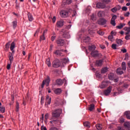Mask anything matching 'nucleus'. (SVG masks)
I'll return each instance as SVG.
<instances>
[{
	"label": "nucleus",
	"instance_id": "nucleus-1",
	"mask_svg": "<svg viewBox=\"0 0 130 130\" xmlns=\"http://www.w3.org/2000/svg\"><path fill=\"white\" fill-rule=\"evenodd\" d=\"M51 121H50L49 123L51 126H53V125H56L57 126L58 125H60V121L58 119L53 120V118H51L50 119Z\"/></svg>",
	"mask_w": 130,
	"mask_h": 130
},
{
	"label": "nucleus",
	"instance_id": "nucleus-2",
	"mask_svg": "<svg viewBox=\"0 0 130 130\" xmlns=\"http://www.w3.org/2000/svg\"><path fill=\"white\" fill-rule=\"evenodd\" d=\"M60 113H61V109L55 110L52 112V117L57 118V117H59V116H60Z\"/></svg>",
	"mask_w": 130,
	"mask_h": 130
},
{
	"label": "nucleus",
	"instance_id": "nucleus-3",
	"mask_svg": "<svg viewBox=\"0 0 130 130\" xmlns=\"http://www.w3.org/2000/svg\"><path fill=\"white\" fill-rule=\"evenodd\" d=\"M49 83H50V78L49 76H48L45 80H43L41 86L42 88H44V85L48 87L49 86Z\"/></svg>",
	"mask_w": 130,
	"mask_h": 130
},
{
	"label": "nucleus",
	"instance_id": "nucleus-4",
	"mask_svg": "<svg viewBox=\"0 0 130 130\" xmlns=\"http://www.w3.org/2000/svg\"><path fill=\"white\" fill-rule=\"evenodd\" d=\"M52 67L53 68H59V67H61L60 61L58 59L54 60L52 62Z\"/></svg>",
	"mask_w": 130,
	"mask_h": 130
},
{
	"label": "nucleus",
	"instance_id": "nucleus-5",
	"mask_svg": "<svg viewBox=\"0 0 130 130\" xmlns=\"http://www.w3.org/2000/svg\"><path fill=\"white\" fill-rule=\"evenodd\" d=\"M59 14L61 18H68L69 17V11L67 10H61Z\"/></svg>",
	"mask_w": 130,
	"mask_h": 130
},
{
	"label": "nucleus",
	"instance_id": "nucleus-6",
	"mask_svg": "<svg viewBox=\"0 0 130 130\" xmlns=\"http://www.w3.org/2000/svg\"><path fill=\"white\" fill-rule=\"evenodd\" d=\"M61 34H62L63 37L65 38H69V36L70 35L69 32L64 28L62 29L60 31Z\"/></svg>",
	"mask_w": 130,
	"mask_h": 130
},
{
	"label": "nucleus",
	"instance_id": "nucleus-7",
	"mask_svg": "<svg viewBox=\"0 0 130 130\" xmlns=\"http://www.w3.org/2000/svg\"><path fill=\"white\" fill-rule=\"evenodd\" d=\"M112 91V86H109L107 89L104 91V94L105 96H108Z\"/></svg>",
	"mask_w": 130,
	"mask_h": 130
},
{
	"label": "nucleus",
	"instance_id": "nucleus-8",
	"mask_svg": "<svg viewBox=\"0 0 130 130\" xmlns=\"http://www.w3.org/2000/svg\"><path fill=\"white\" fill-rule=\"evenodd\" d=\"M64 24V21H63V20H60L57 21L56 26L57 28H61V27L63 26Z\"/></svg>",
	"mask_w": 130,
	"mask_h": 130
},
{
	"label": "nucleus",
	"instance_id": "nucleus-9",
	"mask_svg": "<svg viewBox=\"0 0 130 130\" xmlns=\"http://www.w3.org/2000/svg\"><path fill=\"white\" fill-rule=\"evenodd\" d=\"M56 43L58 46H63L64 45V41L61 39H58L56 41Z\"/></svg>",
	"mask_w": 130,
	"mask_h": 130
},
{
	"label": "nucleus",
	"instance_id": "nucleus-10",
	"mask_svg": "<svg viewBox=\"0 0 130 130\" xmlns=\"http://www.w3.org/2000/svg\"><path fill=\"white\" fill-rule=\"evenodd\" d=\"M106 7L105 5L101 3H99L96 4V8L98 9H105Z\"/></svg>",
	"mask_w": 130,
	"mask_h": 130
},
{
	"label": "nucleus",
	"instance_id": "nucleus-11",
	"mask_svg": "<svg viewBox=\"0 0 130 130\" xmlns=\"http://www.w3.org/2000/svg\"><path fill=\"white\" fill-rule=\"evenodd\" d=\"M55 84L57 86H61L63 84V81L60 79H57L55 81Z\"/></svg>",
	"mask_w": 130,
	"mask_h": 130
},
{
	"label": "nucleus",
	"instance_id": "nucleus-12",
	"mask_svg": "<svg viewBox=\"0 0 130 130\" xmlns=\"http://www.w3.org/2000/svg\"><path fill=\"white\" fill-rule=\"evenodd\" d=\"M61 62L62 64H61V67H64V64H67L68 62H69V59L67 58H63L61 59Z\"/></svg>",
	"mask_w": 130,
	"mask_h": 130
},
{
	"label": "nucleus",
	"instance_id": "nucleus-13",
	"mask_svg": "<svg viewBox=\"0 0 130 130\" xmlns=\"http://www.w3.org/2000/svg\"><path fill=\"white\" fill-rule=\"evenodd\" d=\"M107 81H103L101 85H100V88H101V89H104V88L107 87Z\"/></svg>",
	"mask_w": 130,
	"mask_h": 130
},
{
	"label": "nucleus",
	"instance_id": "nucleus-14",
	"mask_svg": "<svg viewBox=\"0 0 130 130\" xmlns=\"http://www.w3.org/2000/svg\"><path fill=\"white\" fill-rule=\"evenodd\" d=\"M8 57L11 63H12L14 61V55H13V53L9 52Z\"/></svg>",
	"mask_w": 130,
	"mask_h": 130
},
{
	"label": "nucleus",
	"instance_id": "nucleus-15",
	"mask_svg": "<svg viewBox=\"0 0 130 130\" xmlns=\"http://www.w3.org/2000/svg\"><path fill=\"white\" fill-rule=\"evenodd\" d=\"M107 22V20L105 19H102L99 20L98 23L100 25H105Z\"/></svg>",
	"mask_w": 130,
	"mask_h": 130
},
{
	"label": "nucleus",
	"instance_id": "nucleus-16",
	"mask_svg": "<svg viewBox=\"0 0 130 130\" xmlns=\"http://www.w3.org/2000/svg\"><path fill=\"white\" fill-rule=\"evenodd\" d=\"M103 64V60H98L95 62L96 67H101Z\"/></svg>",
	"mask_w": 130,
	"mask_h": 130
},
{
	"label": "nucleus",
	"instance_id": "nucleus-17",
	"mask_svg": "<svg viewBox=\"0 0 130 130\" xmlns=\"http://www.w3.org/2000/svg\"><path fill=\"white\" fill-rule=\"evenodd\" d=\"M51 103V98H49V95H47L46 98L45 104H48L49 105Z\"/></svg>",
	"mask_w": 130,
	"mask_h": 130
},
{
	"label": "nucleus",
	"instance_id": "nucleus-18",
	"mask_svg": "<svg viewBox=\"0 0 130 130\" xmlns=\"http://www.w3.org/2000/svg\"><path fill=\"white\" fill-rule=\"evenodd\" d=\"M62 90L60 88H56L54 90V92L55 94H56V95H59V94H61V92Z\"/></svg>",
	"mask_w": 130,
	"mask_h": 130
},
{
	"label": "nucleus",
	"instance_id": "nucleus-19",
	"mask_svg": "<svg viewBox=\"0 0 130 130\" xmlns=\"http://www.w3.org/2000/svg\"><path fill=\"white\" fill-rule=\"evenodd\" d=\"M124 126L127 130H130V122H126L124 123Z\"/></svg>",
	"mask_w": 130,
	"mask_h": 130
},
{
	"label": "nucleus",
	"instance_id": "nucleus-20",
	"mask_svg": "<svg viewBox=\"0 0 130 130\" xmlns=\"http://www.w3.org/2000/svg\"><path fill=\"white\" fill-rule=\"evenodd\" d=\"M124 31H126V32H125V35H127V34H129L130 27H124Z\"/></svg>",
	"mask_w": 130,
	"mask_h": 130
},
{
	"label": "nucleus",
	"instance_id": "nucleus-21",
	"mask_svg": "<svg viewBox=\"0 0 130 130\" xmlns=\"http://www.w3.org/2000/svg\"><path fill=\"white\" fill-rule=\"evenodd\" d=\"M124 115H125L126 118H127V119H130V111H127L125 112Z\"/></svg>",
	"mask_w": 130,
	"mask_h": 130
},
{
	"label": "nucleus",
	"instance_id": "nucleus-22",
	"mask_svg": "<svg viewBox=\"0 0 130 130\" xmlns=\"http://www.w3.org/2000/svg\"><path fill=\"white\" fill-rule=\"evenodd\" d=\"M91 55H92V56H93V57H96V56H98V51H92L91 53Z\"/></svg>",
	"mask_w": 130,
	"mask_h": 130
},
{
	"label": "nucleus",
	"instance_id": "nucleus-23",
	"mask_svg": "<svg viewBox=\"0 0 130 130\" xmlns=\"http://www.w3.org/2000/svg\"><path fill=\"white\" fill-rule=\"evenodd\" d=\"M49 118V113H46L45 115V123H47V120Z\"/></svg>",
	"mask_w": 130,
	"mask_h": 130
},
{
	"label": "nucleus",
	"instance_id": "nucleus-24",
	"mask_svg": "<svg viewBox=\"0 0 130 130\" xmlns=\"http://www.w3.org/2000/svg\"><path fill=\"white\" fill-rule=\"evenodd\" d=\"M117 74L118 75H122L123 74V71H122V69L121 68H119L117 69Z\"/></svg>",
	"mask_w": 130,
	"mask_h": 130
},
{
	"label": "nucleus",
	"instance_id": "nucleus-25",
	"mask_svg": "<svg viewBox=\"0 0 130 130\" xmlns=\"http://www.w3.org/2000/svg\"><path fill=\"white\" fill-rule=\"evenodd\" d=\"M83 41L84 42H85V43H88V42H90V41H91V39H90V37H86L84 38V39H83Z\"/></svg>",
	"mask_w": 130,
	"mask_h": 130
},
{
	"label": "nucleus",
	"instance_id": "nucleus-26",
	"mask_svg": "<svg viewBox=\"0 0 130 130\" xmlns=\"http://www.w3.org/2000/svg\"><path fill=\"white\" fill-rule=\"evenodd\" d=\"M27 16L28 18V20L30 22H32V21H33V20L34 19L33 18V16H32V14L30 13H28L27 14Z\"/></svg>",
	"mask_w": 130,
	"mask_h": 130
},
{
	"label": "nucleus",
	"instance_id": "nucleus-27",
	"mask_svg": "<svg viewBox=\"0 0 130 130\" xmlns=\"http://www.w3.org/2000/svg\"><path fill=\"white\" fill-rule=\"evenodd\" d=\"M121 67L123 71H125L126 70V63H125V62H122Z\"/></svg>",
	"mask_w": 130,
	"mask_h": 130
},
{
	"label": "nucleus",
	"instance_id": "nucleus-28",
	"mask_svg": "<svg viewBox=\"0 0 130 130\" xmlns=\"http://www.w3.org/2000/svg\"><path fill=\"white\" fill-rule=\"evenodd\" d=\"M124 26H125V23H120L119 25L116 26V28L117 29H122Z\"/></svg>",
	"mask_w": 130,
	"mask_h": 130
},
{
	"label": "nucleus",
	"instance_id": "nucleus-29",
	"mask_svg": "<svg viewBox=\"0 0 130 130\" xmlns=\"http://www.w3.org/2000/svg\"><path fill=\"white\" fill-rule=\"evenodd\" d=\"M11 44V42H8L5 45V50L8 51L9 50V48H10V45Z\"/></svg>",
	"mask_w": 130,
	"mask_h": 130
},
{
	"label": "nucleus",
	"instance_id": "nucleus-30",
	"mask_svg": "<svg viewBox=\"0 0 130 130\" xmlns=\"http://www.w3.org/2000/svg\"><path fill=\"white\" fill-rule=\"evenodd\" d=\"M54 54L55 55H58V56H60L61 55V52L59 50H56L53 52Z\"/></svg>",
	"mask_w": 130,
	"mask_h": 130
},
{
	"label": "nucleus",
	"instance_id": "nucleus-31",
	"mask_svg": "<svg viewBox=\"0 0 130 130\" xmlns=\"http://www.w3.org/2000/svg\"><path fill=\"white\" fill-rule=\"evenodd\" d=\"M95 48H96V47L95 46V45L89 46L88 47V49L90 51H92L93 50H95Z\"/></svg>",
	"mask_w": 130,
	"mask_h": 130
},
{
	"label": "nucleus",
	"instance_id": "nucleus-32",
	"mask_svg": "<svg viewBox=\"0 0 130 130\" xmlns=\"http://www.w3.org/2000/svg\"><path fill=\"white\" fill-rule=\"evenodd\" d=\"M108 71V68H107V67L103 68L102 70V74H105V73H107Z\"/></svg>",
	"mask_w": 130,
	"mask_h": 130
},
{
	"label": "nucleus",
	"instance_id": "nucleus-33",
	"mask_svg": "<svg viewBox=\"0 0 130 130\" xmlns=\"http://www.w3.org/2000/svg\"><path fill=\"white\" fill-rule=\"evenodd\" d=\"M116 41L117 44L119 45V46L122 44V40H121V39H117Z\"/></svg>",
	"mask_w": 130,
	"mask_h": 130
},
{
	"label": "nucleus",
	"instance_id": "nucleus-34",
	"mask_svg": "<svg viewBox=\"0 0 130 130\" xmlns=\"http://www.w3.org/2000/svg\"><path fill=\"white\" fill-rule=\"evenodd\" d=\"M94 107L95 106L94 105V104H91L88 108V110H89V111H92L94 109Z\"/></svg>",
	"mask_w": 130,
	"mask_h": 130
},
{
	"label": "nucleus",
	"instance_id": "nucleus-35",
	"mask_svg": "<svg viewBox=\"0 0 130 130\" xmlns=\"http://www.w3.org/2000/svg\"><path fill=\"white\" fill-rule=\"evenodd\" d=\"M84 126H86V127H90V125L91 124H90V122L86 121L83 123Z\"/></svg>",
	"mask_w": 130,
	"mask_h": 130
},
{
	"label": "nucleus",
	"instance_id": "nucleus-36",
	"mask_svg": "<svg viewBox=\"0 0 130 130\" xmlns=\"http://www.w3.org/2000/svg\"><path fill=\"white\" fill-rule=\"evenodd\" d=\"M108 39L110 40V41L113 42L114 41V37L111 35V36H109Z\"/></svg>",
	"mask_w": 130,
	"mask_h": 130
},
{
	"label": "nucleus",
	"instance_id": "nucleus-37",
	"mask_svg": "<svg viewBox=\"0 0 130 130\" xmlns=\"http://www.w3.org/2000/svg\"><path fill=\"white\" fill-rule=\"evenodd\" d=\"M6 111V108L4 107H0V112H2V113H5V112Z\"/></svg>",
	"mask_w": 130,
	"mask_h": 130
},
{
	"label": "nucleus",
	"instance_id": "nucleus-38",
	"mask_svg": "<svg viewBox=\"0 0 130 130\" xmlns=\"http://www.w3.org/2000/svg\"><path fill=\"white\" fill-rule=\"evenodd\" d=\"M14 48H15V43L12 42L11 45L10 49L11 50H14Z\"/></svg>",
	"mask_w": 130,
	"mask_h": 130
},
{
	"label": "nucleus",
	"instance_id": "nucleus-39",
	"mask_svg": "<svg viewBox=\"0 0 130 130\" xmlns=\"http://www.w3.org/2000/svg\"><path fill=\"white\" fill-rule=\"evenodd\" d=\"M46 63L48 67H51V63H50V59H47L46 60Z\"/></svg>",
	"mask_w": 130,
	"mask_h": 130
},
{
	"label": "nucleus",
	"instance_id": "nucleus-40",
	"mask_svg": "<svg viewBox=\"0 0 130 130\" xmlns=\"http://www.w3.org/2000/svg\"><path fill=\"white\" fill-rule=\"evenodd\" d=\"M40 121L42 123H43L44 121V114H42V117L40 118Z\"/></svg>",
	"mask_w": 130,
	"mask_h": 130
},
{
	"label": "nucleus",
	"instance_id": "nucleus-41",
	"mask_svg": "<svg viewBox=\"0 0 130 130\" xmlns=\"http://www.w3.org/2000/svg\"><path fill=\"white\" fill-rule=\"evenodd\" d=\"M97 129H101L102 128V125L100 124H98L95 125Z\"/></svg>",
	"mask_w": 130,
	"mask_h": 130
},
{
	"label": "nucleus",
	"instance_id": "nucleus-42",
	"mask_svg": "<svg viewBox=\"0 0 130 130\" xmlns=\"http://www.w3.org/2000/svg\"><path fill=\"white\" fill-rule=\"evenodd\" d=\"M19 103L18 102H16V111L18 112L19 111Z\"/></svg>",
	"mask_w": 130,
	"mask_h": 130
},
{
	"label": "nucleus",
	"instance_id": "nucleus-43",
	"mask_svg": "<svg viewBox=\"0 0 130 130\" xmlns=\"http://www.w3.org/2000/svg\"><path fill=\"white\" fill-rule=\"evenodd\" d=\"M12 24H13V28H16V27H17V21H14L13 22H12Z\"/></svg>",
	"mask_w": 130,
	"mask_h": 130
},
{
	"label": "nucleus",
	"instance_id": "nucleus-44",
	"mask_svg": "<svg viewBox=\"0 0 130 130\" xmlns=\"http://www.w3.org/2000/svg\"><path fill=\"white\" fill-rule=\"evenodd\" d=\"M125 39H126V40H129V39H130V35H129V34H127V35H126V36L125 37Z\"/></svg>",
	"mask_w": 130,
	"mask_h": 130
},
{
	"label": "nucleus",
	"instance_id": "nucleus-45",
	"mask_svg": "<svg viewBox=\"0 0 130 130\" xmlns=\"http://www.w3.org/2000/svg\"><path fill=\"white\" fill-rule=\"evenodd\" d=\"M111 11L113 13H116V11H117V8L114 7L111 9Z\"/></svg>",
	"mask_w": 130,
	"mask_h": 130
},
{
	"label": "nucleus",
	"instance_id": "nucleus-46",
	"mask_svg": "<svg viewBox=\"0 0 130 130\" xmlns=\"http://www.w3.org/2000/svg\"><path fill=\"white\" fill-rule=\"evenodd\" d=\"M49 130H58V129L57 128V127H56L54 126H52V127H50Z\"/></svg>",
	"mask_w": 130,
	"mask_h": 130
},
{
	"label": "nucleus",
	"instance_id": "nucleus-47",
	"mask_svg": "<svg viewBox=\"0 0 130 130\" xmlns=\"http://www.w3.org/2000/svg\"><path fill=\"white\" fill-rule=\"evenodd\" d=\"M45 39V36H44V34H43L42 36L40 37V41H41V40H44Z\"/></svg>",
	"mask_w": 130,
	"mask_h": 130
},
{
	"label": "nucleus",
	"instance_id": "nucleus-48",
	"mask_svg": "<svg viewBox=\"0 0 130 130\" xmlns=\"http://www.w3.org/2000/svg\"><path fill=\"white\" fill-rule=\"evenodd\" d=\"M117 46V45L116 44H113L111 47L113 49H116Z\"/></svg>",
	"mask_w": 130,
	"mask_h": 130
},
{
	"label": "nucleus",
	"instance_id": "nucleus-49",
	"mask_svg": "<svg viewBox=\"0 0 130 130\" xmlns=\"http://www.w3.org/2000/svg\"><path fill=\"white\" fill-rule=\"evenodd\" d=\"M111 24L112 26H115V25H116V23H115V20H111Z\"/></svg>",
	"mask_w": 130,
	"mask_h": 130
},
{
	"label": "nucleus",
	"instance_id": "nucleus-50",
	"mask_svg": "<svg viewBox=\"0 0 130 130\" xmlns=\"http://www.w3.org/2000/svg\"><path fill=\"white\" fill-rule=\"evenodd\" d=\"M117 17L116 16V15H113L112 17L111 20L112 21H115V20H116Z\"/></svg>",
	"mask_w": 130,
	"mask_h": 130
},
{
	"label": "nucleus",
	"instance_id": "nucleus-51",
	"mask_svg": "<svg viewBox=\"0 0 130 130\" xmlns=\"http://www.w3.org/2000/svg\"><path fill=\"white\" fill-rule=\"evenodd\" d=\"M120 122H121V123H123V122H124V118H123L122 117H121L120 118Z\"/></svg>",
	"mask_w": 130,
	"mask_h": 130
},
{
	"label": "nucleus",
	"instance_id": "nucleus-52",
	"mask_svg": "<svg viewBox=\"0 0 130 130\" xmlns=\"http://www.w3.org/2000/svg\"><path fill=\"white\" fill-rule=\"evenodd\" d=\"M98 34H99L100 35H104V32H102L101 30H99L98 31Z\"/></svg>",
	"mask_w": 130,
	"mask_h": 130
},
{
	"label": "nucleus",
	"instance_id": "nucleus-53",
	"mask_svg": "<svg viewBox=\"0 0 130 130\" xmlns=\"http://www.w3.org/2000/svg\"><path fill=\"white\" fill-rule=\"evenodd\" d=\"M11 64H12V63H11V62L10 63H8L7 66V70H10L11 69Z\"/></svg>",
	"mask_w": 130,
	"mask_h": 130
},
{
	"label": "nucleus",
	"instance_id": "nucleus-54",
	"mask_svg": "<svg viewBox=\"0 0 130 130\" xmlns=\"http://www.w3.org/2000/svg\"><path fill=\"white\" fill-rule=\"evenodd\" d=\"M66 2L68 5H70V4H72L73 0H66Z\"/></svg>",
	"mask_w": 130,
	"mask_h": 130
},
{
	"label": "nucleus",
	"instance_id": "nucleus-55",
	"mask_svg": "<svg viewBox=\"0 0 130 130\" xmlns=\"http://www.w3.org/2000/svg\"><path fill=\"white\" fill-rule=\"evenodd\" d=\"M111 35L114 36V35H116V32L114 31H112L111 32Z\"/></svg>",
	"mask_w": 130,
	"mask_h": 130
},
{
	"label": "nucleus",
	"instance_id": "nucleus-56",
	"mask_svg": "<svg viewBox=\"0 0 130 130\" xmlns=\"http://www.w3.org/2000/svg\"><path fill=\"white\" fill-rule=\"evenodd\" d=\"M102 12L100 11L99 12V13H98V15L99 16V17H102Z\"/></svg>",
	"mask_w": 130,
	"mask_h": 130
},
{
	"label": "nucleus",
	"instance_id": "nucleus-57",
	"mask_svg": "<svg viewBox=\"0 0 130 130\" xmlns=\"http://www.w3.org/2000/svg\"><path fill=\"white\" fill-rule=\"evenodd\" d=\"M41 130H47V128H46V127L44 126V125H42L41 126Z\"/></svg>",
	"mask_w": 130,
	"mask_h": 130
},
{
	"label": "nucleus",
	"instance_id": "nucleus-58",
	"mask_svg": "<svg viewBox=\"0 0 130 130\" xmlns=\"http://www.w3.org/2000/svg\"><path fill=\"white\" fill-rule=\"evenodd\" d=\"M55 38H56V37L55 36H52L51 41H53L54 40H55Z\"/></svg>",
	"mask_w": 130,
	"mask_h": 130
},
{
	"label": "nucleus",
	"instance_id": "nucleus-59",
	"mask_svg": "<svg viewBox=\"0 0 130 130\" xmlns=\"http://www.w3.org/2000/svg\"><path fill=\"white\" fill-rule=\"evenodd\" d=\"M119 93L117 92H114L113 93V96H117V95H118Z\"/></svg>",
	"mask_w": 130,
	"mask_h": 130
},
{
	"label": "nucleus",
	"instance_id": "nucleus-60",
	"mask_svg": "<svg viewBox=\"0 0 130 130\" xmlns=\"http://www.w3.org/2000/svg\"><path fill=\"white\" fill-rule=\"evenodd\" d=\"M122 11H127V8L126 7H123L122 8Z\"/></svg>",
	"mask_w": 130,
	"mask_h": 130
},
{
	"label": "nucleus",
	"instance_id": "nucleus-61",
	"mask_svg": "<svg viewBox=\"0 0 130 130\" xmlns=\"http://www.w3.org/2000/svg\"><path fill=\"white\" fill-rule=\"evenodd\" d=\"M129 12H126V13H125V14H124V16H125V17H128V16H129Z\"/></svg>",
	"mask_w": 130,
	"mask_h": 130
},
{
	"label": "nucleus",
	"instance_id": "nucleus-62",
	"mask_svg": "<svg viewBox=\"0 0 130 130\" xmlns=\"http://www.w3.org/2000/svg\"><path fill=\"white\" fill-rule=\"evenodd\" d=\"M109 79L110 80H113V77H112V76L109 75Z\"/></svg>",
	"mask_w": 130,
	"mask_h": 130
},
{
	"label": "nucleus",
	"instance_id": "nucleus-63",
	"mask_svg": "<svg viewBox=\"0 0 130 130\" xmlns=\"http://www.w3.org/2000/svg\"><path fill=\"white\" fill-rule=\"evenodd\" d=\"M121 51L123 52V53H125L126 52V49H123L121 50Z\"/></svg>",
	"mask_w": 130,
	"mask_h": 130
},
{
	"label": "nucleus",
	"instance_id": "nucleus-64",
	"mask_svg": "<svg viewBox=\"0 0 130 130\" xmlns=\"http://www.w3.org/2000/svg\"><path fill=\"white\" fill-rule=\"evenodd\" d=\"M127 64L129 68V69H130V61H128L127 63Z\"/></svg>",
	"mask_w": 130,
	"mask_h": 130
}]
</instances>
